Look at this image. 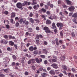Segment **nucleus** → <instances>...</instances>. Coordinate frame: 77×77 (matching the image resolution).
I'll return each instance as SVG.
<instances>
[{
  "label": "nucleus",
  "mask_w": 77,
  "mask_h": 77,
  "mask_svg": "<svg viewBox=\"0 0 77 77\" xmlns=\"http://www.w3.org/2000/svg\"><path fill=\"white\" fill-rule=\"evenodd\" d=\"M57 26L58 27H59V30H62V28L63 27V24L61 23H57Z\"/></svg>",
  "instance_id": "obj_1"
},
{
  "label": "nucleus",
  "mask_w": 77,
  "mask_h": 77,
  "mask_svg": "<svg viewBox=\"0 0 77 77\" xmlns=\"http://www.w3.org/2000/svg\"><path fill=\"white\" fill-rule=\"evenodd\" d=\"M57 26L58 27H59V30H62V28L63 27V24L61 23H57Z\"/></svg>",
  "instance_id": "obj_2"
},
{
  "label": "nucleus",
  "mask_w": 77,
  "mask_h": 77,
  "mask_svg": "<svg viewBox=\"0 0 77 77\" xmlns=\"http://www.w3.org/2000/svg\"><path fill=\"white\" fill-rule=\"evenodd\" d=\"M16 6L17 8L21 9V10L23 9L22 8V4L21 2H18L16 5Z\"/></svg>",
  "instance_id": "obj_3"
},
{
  "label": "nucleus",
  "mask_w": 77,
  "mask_h": 77,
  "mask_svg": "<svg viewBox=\"0 0 77 77\" xmlns=\"http://www.w3.org/2000/svg\"><path fill=\"white\" fill-rule=\"evenodd\" d=\"M57 16L55 15H51L50 17H49V19L50 20H53V19H54L56 20L57 19Z\"/></svg>",
  "instance_id": "obj_4"
},
{
  "label": "nucleus",
  "mask_w": 77,
  "mask_h": 77,
  "mask_svg": "<svg viewBox=\"0 0 77 77\" xmlns=\"http://www.w3.org/2000/svg\"><path fill=\"white\" fill-rule=\"evenodd\" d=\"M75 8L74 6H72L69 8V10L70 12H72L74 11Z\"/></svg>",
  "instance_id": "obj_5"
},
{
  "label": "nucleus",
  "mask_w": 77,
  "mask_h": 77,
  "mask_svg": "<svg viewBox=\"0 0 77 77\" xmlns=\"http://www.w3.org/2000/svg\"><path fill=\"white\" fill-rule=\"evenodd\" d=\"M39 4H37L36 5H35L33 6V8L35 10H38V8H39Z\"/></svg>",
  "instance_id": "obj_6"
},
{
  "label": "nucleus",
  "mask_w": 77,
  "mask_h": 77,
  "mask_svg": "<svg viewBox=\"0 0 77 77\" xmlns=\"http://www.w3.org/2000/svg\"><path fill=\"white\" fill-rule=\"evenodd\" d=\"M39 38H43V36H42V35L41 34L39 35L38 34H37L36 35V38L39 39Z\"/></svg>",
  "instance_id": "obj_7"
},
{
  "label": "nucleus",
  "mask_w": 77,
  "mask_h": 77,
  "mask_svg": "<svg viewBox=\"0 0 77 77\" xmlns=\"http://www.w3.org/2000/svg\"><path fill=\"white\" fill-rule=\"evenodd\" d=\"M72 17L74 18L75 20L77 19V13H75L72 14Z\"/></svg>",
  "instance_id": "obj_8"
},
{
  "label": "nucleus",
  "mask_w": 77,
  "mask_h": 77,
  "mask_svg": "<svg viewBox=\"0 0 77 77\" xmlns=\"http://www.w3.org/2000/svg\"><path fill=\"white\" fill-rule=\"evenodd\" d=\"M51 66H53L54 68H55V69H57V68H58V67L57 66V64L54 63H53L51 65Z\"/></svg>",
  "instance_id": "obj_9"
},
{
  "label": "nucleus",
  "mask_w": 77,
  "mask_h": 77,
  "mask_svg": "<svg viewBox=\"0 0 77 77\" xmlns=\"http://www.w3.org/2000/svg\"><path fill=\"white\" fill-rule=\"evenodd\" d=\"M11 19L14 18L15 17V13L12 12L11 14Z\"/></svg>",
  "instance_id": "obj_10"
},
{
  "label": "nucleus",
  "mask_w": 77,
  "mask_h": 77,
  "mask_svg": "<svg viewBox=\"0 0 77 77\" xmlns=\"http://www.w3.org/2000/svg\"><path fill=\"white\" fill-rule=\"evenodd\" d=\"M65 1L67 5H71V2L69 0H65Z\"/></svg>",
  "instance_id": "obj_11"
},
{
  "label": "nucleus",
  "mask_w": 77,
  "mask_h": 77,
  "mask_svg": "<svg viewBox=\"0 0 77 77\" xmlns=\"http://www.w3.org/2000/svg\"><path fill=\"white\" fill-rule=\"evenodd\" d=\"M52 29H57V27L56 26V25H55V23H53L52 25Z\"/></svg>",
  "instance_id": "obj_12"
},
{
  "label": "nucleus",
  "mask_w": 77,
  "mask_h": 77,
  "mask_svg": "<svg viewBox=\"0 0 77 77\" xmlns=\"http://www.w3.org/2000/svg\"><path fill=\"white\" fill-rule=\"evenodd\" d=\"M9 44L11 46H13L15 44H14V42H12V41H10L9 42Z\"/></svg>",
  "instance_id": "obj_13"
},
{
  "label": "nucleus",
  "mask_w": 77,
  "mask_h": 77,
  "mask_svg": "<svg viewBox=\"0 0 77 77\" xmlns=\"http://www.w3.org/2000/svg\"><path fill=\"white\" fill-rule=\"evenodd\" d=\"M47 52H48V51L47 50V49H43V53L47 54Z\"/></svg>",
  "instance_id": "obj_14"
},
{
  "label": "nucleus",
  "mask_w": 77,
  "mask_h": 77,
  "mask_svg": "<svg viewBox=\"0 0 77 77\" xmlns=\"http://www.w3.org/2000/svg\"><path fill=\"white\" fill-rule=\"evenodd\" d=\"M3 70L5 72H6V73H8V72H9V71H10V69H3Z\"/></svg>",
  "instance_id": "obj_15"
},
{
  "label": "nucleus",
  "mask_w": 77,
  "mask_h": 77,
  "mask_svg": "<svg viewBox=\"0 0 77 77\" xmlns=\"http://www.w3.org/2000/svg\"><path fill=\"white\" fill-rule=\"evenodd\" d=\"M55 41L56 45H59V42H58V38H56L55 39Z\"/></svg>",
  "instance_id": "obj_16"
},
{
  "label": "nucleus",
  "mask_w": 77,
  "mask_h": 77,
  "mask_svg": "<svg viewBox=\"0 0 77 77\" xmlns=\"http://www.w3.org/2000/svg\"><path fill=\"white\" fill-rule=\"evenodd\" d=\"M49 73L51 74H52L53 75H54L55 74V72L53 70H51L49 72Z\"/></svg>",
  "instance_id": "obj_17"
},
{
  "label": "nucleus",
  "mask_w": 77,
  "mask_h": 77,
  "mask_svg": "<svg viewBox=\"0 0 77 77\" xmlns=\"http://www.w3.org/2000/svg\"><path fill=\"white\" fill-rule=\"evenodd\" d=\"M30 51H33V46H31L29 48Z\"/></svg>",
  "instance_id": "obj_18"
},
{
  "label": "nucleus",
  "mask_w": 77,
  "mask_h": 77,
  "mask_svg": "<svg viewBox=\"0 0 77 77\" xmlns=\"http://www.w3.org/2000/svg\"><path fill=\"white\" fill-rule=\"evenodd\" d=\"M36 4H37V2H36V1H34L32 2L31 5L33 6V5H36Z\"/></svg>",
  "instance_id": "obj_19"
},
{
  "label": "nucleus",
  "mask_w": 77,
  "mask_h": 77,
  "mask_svg": "<svg viewBox=\"0 0 77 77\" xmlns=\"http://www.w3.org/2000/svg\"><path fill=\"white\" fill-rule=\"evenodd\" d=\"M9 39H15V38L14 36H12L11 35H9L8 36Z\"/></svg>",
  "instance_id": "obj_20"
},
{
  "label": "nucleus",
  "mask_w": 77,
  "mask_h": 77,
  "mask_svg": "<svg viewBox=\"0 0 77 77\" xmlns=\"http://www.w3.org/2000/svg\"><path fill=\"white\" fill-rule=\"evenodd\" d=\"M41 75L42 77H46L45 76L47 75V74L45 73H42Z\"/></svg>",
  "instance_id": "obj_21"
},
{
  "label": "nucleus",
  "mask_w": 77,
  "mask_h": 77,
  "mask_svg": "<svg viewBox=\"0 0 77 77\" xmlns=\"http://www.w3.org/2000/svg\"><path fill=\"white\" fill-rule=\"evenodd\" d=\"M62 68H63L64 70H66L67 69V68H66V66L65 65H63L62 66Z\"/></svg>",
  "instance_id": "obj_22"
},
{
  "label": "nucleus",
  "mask_w": 77,
  "mask_h": 77,
  "mask_svg": "<svg viewBox=\"0 0 77 77\" xmlns=\"http://www.w3.org/2000/svg\"><path fill=\"white\" fill-rule=\"evenodd\" d=\"M51 23V21L49 20H47L46 22V24H50Z\"/></svg>",
  "instance_id": "obj_23"
},
{
  "label": "nucleus",
  "mask_w": 77,
  "mask_h": 77,
  "mask_svg": "<svg viewBox=\"0 0 77 77\" xmlns=\"http://www.w3.org/2000/svg\"><path fill=\"white\" fill-rule=\"evenodd\" d=\"M35 61L37 63H40V62L39 61V60L38 59V58H35Z\"/></svg>",
  "instance_id": "obj_24"
},
{
  "label": "nucleus",
  "mask_w": 77,
  "mask_h": 77,
  "mask_svg": "<svg viewBox=\"0 0 77 77\" xmlns=\"http://www.w3.org/2000/svg\"><path fill=\"white\" fill-rule=\"evenodd\" d=\"M7 51H11L12 50V49L10 47L7 48Z\"/></svg>",
  "instance_id": "obj_25"
},
{
  "label": "nucleus",
  "mask_w": 77,
  "mask_h": 77,
  "mask_svg": "<svg viewBox=\"0 0 77 77\" xmlns=\"http://www.w3.org/2000/svg\"><path fill=\"white\" fill-rule=\"evenodd\" d=\"M57 62V60H56L54 59H52V61H51V63H53V62Z\"/></svg>",
  "instance_id": "obj_26"
},
{
  "label": "nucleus",
  "mask_w": 77,
  "mask_h": 77,
  "mask_svg": "<svg viewBox=\"0 0 77 77\" xmlns=\"http://www.w3.org/2000/svg\"><path fill=\"white\" fill-rule=\"evenodd\" d=\"M49 29V28H48V27H47V26H45L43 28V30H47Z\"/></svg>",
  "instance_id": "obj_27"
},
{
  "label": "nucleus",
  "mask_w": 77,
  "mask_h": 77,
  "mask_svg": "<svg viewBox=\"0 0 77 77\" xmlns=\"http://www.w3.org/2000/svg\"><path fill=\"white\" fill-rule=\"evenodd\" d=\"M12 57L14 60H17V57L15 55H13L12 56Z\"/></svg>",
  "instance_id": "obj_28"
},
{
  "label": "nucleus",
  "mask_w": 77,
  "mask_h": 77,
  "mask_svg": "<svg viewBox=\"0 0 77 77\" xmlns=\"http://www.w3.org/2000/svg\"><path fill=\"white\" fill-rule=\"evenodd\" d=\"M46 14L48 16H50L51 15V13H50V12L49 11H47L46 12Z\"/></svg>",
  "instance_id": "obj_29"
},
{
  "label": "nucleus",
  "mask_w": 77,
  "mask_h": 77,
  "mask_svg": "<svg viewBox=\"0 0 77 77\" xmlns=\"http://www.w3.org/2000/svg\"><path fill=\"white\" fill-rule=\"evenodd\" d=\"M28 30H29L28 32H33V30L32 28H28Z\"/></svg>",
  "instance_id": "obj_30"
},
{
  "label": "nucleus",
  "mask_w": 77,
  "mask_h": 77,
  "mask_svg": "<svg viewBox=\"0 0 77 77\" xmlns=\"http://www.w3.org/2000/svg\"><path fill=\"white\" fill-rule=\"evenodd\" d=\"M60 15L63 18H64V17L63 15V12H60Z\"/></svg>",
  "instance_id": "obj_31"
},
{
  "label": "nucleus",
  "mask_w": 77,
  "mask_h": 77,
  "mask_svg": "<svg viewBox=\"0 0 77 77\" xmlns=\"http://www.w3.org/2000/svg\"><path fill=\"white\" fill-rule=\"evenodd\" d=\"M43 68H44V67L42 66L40 68H39L38 70L40 71H42V70H43Z\"/></svg>",
  "instance_id": "obj_32"
},
{
  "label": "nucleus",
  "mask_w": 77,
  "mask_h": 77,
  "mask_svg": "<svg viewBox=\"0 0 77 77\" xmlns=\"http://www.w3.org/2000/svg\"><path fill=\"white\" fill-rule=\"evenodd\" d=\"M20 24H19V23H18V22H17L15 26V27H18L19 26Z\"/></svg>",
  "instance_id": "obj_33"
},
{
  "label": "nucleus",
  "mask_w": 77,
  "mask_h": 77,
  "mask_svg": "<svg viewBox=\"0 0 77 77\" xmlns=\"http://www.w3.org/2000/svg\"><path fill=\"white\" fill-rule=\"evenodd\" d=\"M33 53L34 54H38V51H34Z\"/></svg>",
  "instance_id": "obj_34"
},
{
  "label": "nucleus",
  "mask_w": 77,
  "mask_h": 77,
  "mask_svg": "<svg viewBox=\"0 0 77 77\" xmlns=\"http://www.w3.org/2000/svg\"><path fill=\"white\" fill-rule=\"evenodd\" d=\"M40 56L41 57V58H42L43 59H45V56L44 55H41Z\"/></svg>",
  "instance_id": "obj_35"
},
{
  "label": "nucleus",
  "mask_w": 77,
  "mask_h": 77,
  "mask_svg": "<svg viewBox=\"0 0 77 77\" xmlns=\"http://www.w3.org/2000/svg\"><path fill=\"white\" fill-rule=\"evenodd\" d=\"M65 56H62V57L60 58V59H61L62 60H65Z\"/></svg>",
  "instance_id": "obj_36"
},
{
  "label": "nucleus",
  "mask_w": 77,
  "mask_h": 77,
  "mask_svg": "<svg viewBox=\"0 0 77 77\" xmlns=\"http://www.w3.org/2000/svg\"><path fill=\"white\" fill-rule=\"evenodd\" d=\"M63 7L64 8H65V9H67V8H68V6H67L66 5H63Z\"/></svg>",
  "instance_id": "obj_37"
},
{
  "label": "nucleus",
  "mask_w": 77,
  "mask_h": 77,
  "mask_svg": "<svg viewBox=\"0 0 77 77\" xmlns=\"http://www.w3.org/2000/svg\"><path fill=\"white\" fill-rule=\"evenodd\" d=\"M42 11V12H45L47 10H46V9H44V8H42L41 9Z\"/></svg>",
  "instance_id": "obj_38"
},
{
  "label": "nucleus",
  "mask_w": 77,
  "mask_h": 77,
  "mask_svg": "<svg viewBox=\"0 0 77 77\" xmlns=\"http://www.w3.org/2000/svg\"><path fill=\"white\" fill-rule=\"evenodd\" d=\"M71 35L72 37H73V38L75 37V34H74V32H72V33H71Z\"/></svg>",
  "instance_id": "obj_39"
},
{
  "label": "nucleus",
  "mask_w": 77,
  "mask_h": 77,
  "mask_svg": "<svg viewBox=\"0 0 77 77\" xmlns=\"http://www.w3.org/2000/svg\"><path fill=\"white\" fill-rule=\"evenodd\" d=\"M24 60H25V58L24 57L22 58V59L21 60L22 62L23 63H24Z\"/></svg>",
  "instance_id": "obj_40"
},
{
  "label": "nucleus",
  "mask_w": 77,
  "mask_h": 77,
  "mask_svg": "<svg viewBox=\"0 0 77 77\" xmlns=\"http://www.w3.org/2000/svg\"><path fill=\"white\" fill-rule=\"evenodd\" d=\"M29 16L30 17H33V13H32V12H31L29 14Z\"/></svg>",
  "instance_id": "obj_41"
},
{
  "label": "nucleus",
  "mask_w": 77,
  "mask_h": 77,
  "mask_svg": "<svg viewBox=\"0 0 77 77\" xmlns=\"http://www.w3.org/2000/svg\"><path fill=\"white\" fill-rule=\"evenodd\" d=\"M40 7H43V6H44V3L42 2H41L40 3Z\"/></svg>",
  "instance_id": "obj_42"
},
{
  "label": "nucleus",
  "mask_w": 77,
  "mask_h": 77,
  "mask_svg": "<svg viewBox=\"0 0 77 77\" xmlns=\"http://www.w3.org/2000/svg\"><path fill=\"white\" fill-rule=\"evenodd\" d=\"M45 8L46 9H48V6L47 5H45Z\"/></svg>",
  "instance_id": "obj_43"
},
{
  "label": "nucleus",
  "mask_w": 77,
  "mask_h": 77,
  "mask_svg": "<svg viewBox=\"0 0 77 77\" xmlns=\"http://www.w3.org/2000/svg\"><path fill=\"white\" fill-rule=\"evenodd\" d=\"M32 69H33V70H35L36 69V68H35V66H32Z\"/></svg>",
  "instance_id": "obj_44"
},
{
  "label": "nucleus",
  "mask_w": 77,
  "mask_h": 77,
  "mask_svg": "<svg viewBox=\"0 0 77 77\" xmlns=\"http://www.w3.org/2000/svg\"><path fill=\"white\" fill-rule=\"evenodd\" d=\"M11 22L12 24H15V22H14V20H11Z\"/></svg>",
  "instance_id": "obj_45"
},
{
  "label": "nucleus",
  "mask_w": 77,
  "mask_h": 77,
  "mask_svg": "<svg viewBox=\"0 0 77 77\" xmlns=\"http://www.w3.org/2000/svg\"><path fill=\"white\" fill-rule=\"evenodd\" d=\"M72 21L74 23H75V24H77V22L76 20H73Z\"/></svg>",
  "instance_id": "obj_46"
},
{
  "label": "nucleus",
  "mask_w": 77,
  "mask_h": 77,
  "mask_svg": "<svg viewBox=\"0 0 77 77\" xmlns=\"http://www.w3.org/2000/svg\"><path fill=\"white\" fill-rule=\"evenodd\" d=\"M45 32L46 33H50V32H51V31H50V30H48L45 31Z\"/></svg>",
  "instance_id": "obj_47"
},
{
  "label": "nucleus",
  "mask_w": 77,
  "mask_h": 77,
  "mask_svg": "<svg viewBox=\"0 0 77 77\" xmlns=\"http://www.w3.org/2000/svg\"><path fill=\"white\" fill-rule=\"evenodd\" d=\"M25 75H29V72H26L24 73Z\"/></svg>",
  "instance_id": "obj_48"
},
{
  "label": "nucleus",
  "mask_w": 77,
  "mask_h": 77,
  "mask_svg": "<svg viewBox=\"0 0 77 77\" xmlns=\"http://www.w3.org/2000/svg\"><path fill=\"white\" fill-rule=\"evenodd\" d=\"M31 61L32 63H34L35 62V59H31Z\"/></svg>",
  "instance_id": "obj_49"
},
{
  "label": "nucleus",
  "mask_w": 77,
  "mask_h": 77,
  "mask_svg": "<svg viewBox=\"0 0 77 77\" xmlns=\"http://www.w3.org/2000/svg\"><path fill=\"white\" fill-rule=\"evenodd\" d=\"M53 58H54V59H56V60H57V57L55 56H53Z\"/></svg>",
  "instance_id": "obj_50"
},
{
  "label": "nucleus",
  "mask_w": 77,
  "mask_h": 77,
  "mask_svg": "<svg viewBox=\"0 0 77 77\" xmlns=\"http://www.w3.org/2000/svg\"><path fill=\"white\" fill-rule=\"evenodd\" d=\"M14 47L16 49H17V50L18 49V47H17V45H15V44L14 45Z\"/></svg>",
  "instance_id": "obj_51"
},
{
  "label": "nucleus",
  "mask_w": 77,
  "mask_h": 77,
  "mask_svg": "<svg viewBox=\"0 0 77 77\" xmlns=\"http://www.w3.org/2000/svg\"><path fill=\"white\" fill-rule=\"evenodd\" d=\"M6 28L7 29H9L10 28V26L8 25H6Z\"/></svg>",
  "instance_id": "obj_52"
},
{
  "label": "nucleus",
  "mask_w": 77,
  "mask_h": 77,
  "mask_svg": "<svg viewBox=\"0 0 77 77\" xmlns=\"http://www.w3.org/2000/svg\"><path fill=\"white\" fill-rule=\"evenodd\" d=\"M4 38H5V39H6L7 40L8 39V37L7 35H5L4 36Z\"/></svg>",
  "instance_id": "obj_53"
},
{
  "label": "nucleus",
  "mask_w": 77,
  "mask_h": 77,
  "mask_svg": "<svg viewBox=\"0 0 77 77\" xmlns=\"http://www.w3.org/2000/svg\"><path fill=\"white\" fill-rule=\"evenodd\" d=\"M5 15H8V11H5L4 12Z\"/></svg>",
  "instance_id": "obj_54"
},
{
  "label": "nucleus",
  "mask_w": 77,
  "mask_h": 77,
  "mask_svg": "<svg viewBox=\"0 0 77 77\" xmlns=\"http://www.w3.org/2000/svg\"><path fill=\"white\" fill-rule=\"evenodd\" d=\"M23 21H24V20H19V22L21 24V23H23Z\"/></svg>",
  "instance_id": "obj_55"
},
{
  "label": "nucleus",
  "mask_w": 77,
  "mask_h": 77,
  "mask_svg": "<svg viewBox=\"0 0 77 77\" xmlns=\"http://www.w3.org/2000/svg\"><path fill=\"white\" fill-rule=\"evenodd\" d=\"M24 3L25 5H26V6H27V5L28 4V2L27 1H24Z\"/></svg>",
  "instance_id": "obj_56"
},
{
  "label": "nucleus",
  "mask_w": 77,
  "mask_h": 77,
  "mask_svg": "<svg viewBox=\"0 0 77 77\" xmlns=\"http://www.w3.org/2000/svg\"><path fill=\"white\" fill-rule=\"evenodd\" d=\"M54 32L56 34L57 33V29H55L54 30Z\"/></svg>",
  "instance_id": "obj_57"
},
{
  "label": "nucleus",
  "mask_w": 77,
  "mask_h": 77,
  "mask_svg": "<svg viewBox=\"0 0 77 77\" xmlns=\"http://www.w3.org/2000/svg\"><path fill=\"white\" fill-rule=\"evenodd\" d=\"M62 46L63 49V50H65V49L66 48L65 46L64 45H62Z\"/></svg>",
  "instance_id": "obj_58"
},
{
  "label": "nucleus",
  "mask_w": 77,
  "mask_h": 77,
  "mask_svg": "<svg viewBox=\"0 0 77 77\" xmlns=\"http://www.w3.org/2000/svg\"><path fill=\"white\" fill-rule=\"evenodd\" d=\"M71 73H69L68 74V76L69 77H71Z\"/></svg>",
  "instance_id": "obj_59"
},
{
  "label": "nucleus",
  "mask_w": 77,
  "mask_h": 77,
  "mask_svg": "<svg viewBox=\"0 0 77 77\" xmlns=\"http://www.w3.org/2000/svg\"><path fill=\"white\" fill-rule=\"evenodd\" d=\"M30 22H31L32 23H34V20H30Z\"/></svg>",
  "instance_id": "obj_60"
},
{
  "label": "nucleus",
  "mask_w": 77,
  "mask_h": 77,
  "mask_svg": "<svg viewBox=\"0 0 77 77\" xmlns=\"http://www.w3.org/2000/svg\"><path fill=\"white\" fill-rule=\"evenodd\" d=\"M36 29L37 30H39V28L38 26H37L36 27Z\"/></svg>",
  "instance_id": "obj_61"
},
{
  "label": "nucleus",
  "mask_w": 77,
  "mask_h": 77,
  "mask_svg": "<svg viewBox=\"0 0 77 77\" xmlns=\"http://www.w3.org/2000/svg\"><path fill=\"white\" fill-rule=\"evenodd\" d=\"M53 5L52 4H51L50 5V8H53Z\"/></svg>",
  "instance_id": "obj_62"
},
{
  "label": "nucleus",
  "mask_w": 77,
  "mask_h": 77,
  "mask_svg": "<svg viewBox=\"0 0 77 77\" xmlns=\"http://www.w3.org/2000/svg\"><path fill=\"white\" fill-rule=\"evenodd\" d=\"M31 63H32V62L31 61V60H29V61H28V63L29 65Z\"/></svg>",
  "instance_id": "obj_63"
},
{
  "label": "nucleus",
  "mask_w": 77,
  "mask_h": 77,
  "mask_svg": "<svg viewBox=\"0 0 77 77\" xmlns=\"http://www.w3.org/2000/svg\"><path fill=\"white\" fill-rule=\"evenodd\" d=\"M5 76V75H4L3 74H1L0 75L1 77H4Z\"/></svg>",
  "instance_id": "obj_64"
}]
</instances>
